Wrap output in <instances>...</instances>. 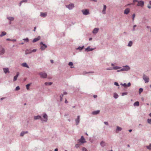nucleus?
I'll return each mask as SVG.
<instances>
[{
  "instance_id": "0eeeda50",
  "label": "nucleus",
  "mask_w": 151,
  "mask_h": 151,
  "mask_svg": "<svg viewBox=\"0 0 151 151\" xmlns=\"http://www.w3.org/2000/svg\"><path fill=\"white\" fill-rule=\"evenodd\" d=\"M78 141L79 142H81L82 143H84L86 142V141H85V139L83 136H81L80 139L78 140Z\"/></svg>"
},
{
  "instance_id": "2eb2a0df",
  "label": "nucleus",
  "mask_w": 151,
  "mask_h": 151,
  "mask_svg": "<svg viewBox=\"0 0 151 151\" xmlns=\"http://www.w3.org/2000/svg\"><path fill=\"white\" fill-rule=\"evenodd\" d=\"M122 130V128H121L120 127H119L118 126H117L116 127V133H118V132H119L121 131Z\"/></svg>"
},
{
  "instance_id": "cd10ccee",
  "label": "nucleus",
  "mask_w": 151,
  "mask_h": 151,
  "mask_svg": "<svg viewBox=\"0 0 151 151\" xmlns=\"http://www.w3.org/2000/svg\"><path fill=\"white\" fill-rule=\"evenodd\" d=\"M6 32H4V31L2 32L1 33V35H0V37H2L3 36L6 35Z\"/></svg>"
},
{
  "instance_id": "6e6552de",
  "label": "nucleus",
  "mask_w": 151,
  "mask_h": 151,
  "mask_svg": "<svg viewBox=\"0 0 151 151\" xmlns=\"http://www.w3.org/2000/svg\"><path fill=\"white\" fill-rule=\"evenodd\" d=\"M144 2L143 1H138L137 6H140L142 7L144 6Z\"/></svg>"
},
{
  "instance_id": "79ce46f5",
  "label": "nucleus",
  "mask_w": 151,
  "mask_h": 151,
  "mask_svg": "<svg viewBox=\"0 0 151 151\" xmlns=\"http://www.w3.org/2000/svg\"><path fill=\"white\" fill-rule=\"evenodd\" d=\"M83 151H88L84 147H83L82 148Z\"/></svg>"
},
{
  "instance_id": "e2e57ef3",
  "label": "nucleus",
  "mask_w": 151,
  "mask_h": 151,
  "mask_svg": "<svg viewBox=\"0 0 151 151\" xmlns=\"http://www.w3.org/2000/svg\"><path fill=\"white\" fill-rule=\"evenodd\" d=\"M11 41H13V42H15V41H16V39H13V40H11Z\"/></svg>"
},
{
  "instance_id": "338daca9",
  "label": "nucleus",
  "mask_w": 151,
  "mask_h": 151,
  "mask_svg": "<svg viewBox=\"0 0 151 151\" xmlns=\"http://www.w3.org/2000/svg\"><path fill=\"white\" fill-rule=\"evenodd\" d=\"M147 29H150V26H147Z\"/></svg>"
},
{
  "instance_id": "412c9836",
  "label": "nucleus",
  "mask_w": 151,
  "mask_h": 151,
  "mask_svg": "<svg viewBox=\"0 0 151 151\" xmlns=\"http://www.w3.org/2000/svg\"><path fill=\"white\" fill-rule=\"evenodd\" d=\"M106 6L105 5H104V8H103V10L102 11V12L103 14H106L105 11H106Z\"/></svg>"
},
{
  "instance_id": "423d86ee",
  "label": "nucleus",
  "mask_w": 151,
  "mask_h": 151,
  "mask_svg": "<svg viewBox=\"0 0 151 151\" xmlns=\"http://www.w3.org/2000/svg\"><path fill=\"white\" fill-rule=\"evenodd\" d=\"M123 68H122L123 71H127L130 69V67L128 65L123 66Z\"/></svg>"
},
{
  "instance_id": "0e129e2a",
  "label": "nucleus",
  "mask_w": 151,
  "mask_h": 151,
  "mask_svg": "<svg viewBox=\"0 0 151 151\" xmlns=\"http://www.w3.org/2000/svg\"><path fill=\"white\" fill-rule=\"evenodd\" d=\"M147 7L149 8V9H151V6H149V5H148L147 6Z\"/></svg>"
},
{
  "instance_id": "774afa93",
  "label": "nucleus",
  "mask_w": 151,
  "mask_h": 151,
  "mask_svg": "<svg viewBox=\"0 0 151 151\" xmlns=\"http://www.w3.org/2000/svg\"><path fill=\"white\" fill-rule=\"evenodd\" d=\"M93 97L95 98H96L97 97V96L96 95H94Z\"/></svg>"
},
{
  "instance_id": "c85d7f7f",
  "label": "nucleus",
  "mask_w": 151,
  "mask_h": 151,
  "mask_svg": "<svg viewBox=\"0 0 151 151\" xmlns=\"http://www.w3.org/2000/svg\"><path fill=\"white\" fill-rule=\"evenodd\" d=\"M132 44H133L132 42L131 41H130L129 42V43L128 44L127 46L128 47H131L132 46Z\"/></svg>"
},
{
  "instance_id": "6ab92c4d",
  "label": "nucleus",
  "mask_w": 151,
  "mask_h": 151,
  "mask_svg": "<svg viewBox=\"0 0 151 151\" xmlns=\"http://www.w3.org/2000/svg\"><path fill=\"white\" fill-rule=\"evenodd\" d=\"M99 30V28H95L93 31V34H96Z\"/></svg>"
},
{
  "instance_id": "9d476101",
  "label": "nucleus",
  "mask_w": 151,
  "mask_h": 151,
  "mask_svg": "<svg viewBox=\"0 0 151 151\" xmlns=\"http://www.w3.org/2000/svg\"><path fill=\"white\" fill-rule=\"evenodd\" d=\"M76 123V125H78L79 124L80 122V116H77L76 119H75Z\"/></svg>"
},
{
  "instance_id": "e433bc0d",
  "label": "nucleus",
  "mask_w": 151,
  "mask_h": 151,
  "mask_svg": "<svg viewBox=\"0 0 151 151\" xmlns=\"http://www.w3.org/2000/svg\"><path fill=\"white\" fill-rule=\"evenodd\" d=\"M143 91V88H140L139 89V93L140 94Z\"/></svg>"
},
{
  "instance_id": "13d9d810",
  "label": "nucleus",
  "mask_w": 151,
  "mask_h": 151,
  "mask_svg": "<svg viewBox=\"0 0 151 151\" xmlns=\"http://www.w3.org/2000/svg\"><path fill=\"white\" fill-rule=\"evenodd\" d=\"M138 1L137 0H133V2H138Z\"/></svg>"
},
{
  "instance_id": "37998d69",
  "label": "nucleus",
  "mask_w": 151,
  "mask_h": 151,
  "mask_svg": "<svg viewBox=\"0 0 151 151\" xmlns=\"http://www.w3.org/2000/svg\"><path fill=\"white\" fill-rule=\"evenodd\" d=\"M68 65L69 66H72L73 65V63L72 62H70L68 63Z\"/></svg>"
},
{
  "instance_id": "7c9ffc66",
  "label": "nucleus",
  "mask_w": 151,
  "mask_h": 151,
  "mask_svg": "<svg viewBox=\"0 0 151 151\" xmlns=\"http://www.w3.org/2000/svg\"><path fill=\"white\" fill-rule=\"evenodd\" d=\"M100 145L102 147H104L105 146V143L103 141H102L101 142Z\"/></svg>"
},
{
  "instance_id": "58836bf2",
  "label": "nucleus",
  "mask_w": 151,
  "mask_h": 151,
  "mask_svg": "<svg viewBox=\"0 0 151 151\" xmlns=\"http://www.w3.org/2000/svg\"><path fill=\"white\" fill-rule=\"evenodd\" d=\"M20 89V88L19 87V86H18L16 87L15 89V91H17L19 90Z\"/></svg>"
},
{
  "instance_id": "9b49d317",
  "label": "nucleus",
  "mask_w": 151,
  "mask_h": 151,
  "mask_svg": "<svg viewBox=\"0 0 151 151\" xmlns=\"http://www.w3.org/2000/svg\"><path fill=\"white\" fill-rule=\"evenodd\" d=\"M19 72H17V73L16 75L14 77V79H13V81H15L17 80V78L18 77V76H19Z\"/></svg>"
},
{
  "instance_id": "5fc2aeb1",
  "label": "nucleus",
  "mask_w": 151,
  "mask_h": 151,
  "mask_svg": "<svg viewBox=\"0 0 151 151\" xmlns=\"http://www.w3.org/2000/svg\"><path fill=\"white\" fill-rule=\"evenodd\" d=\"M27 1L26 0H23L21 1V2H26Z\"/></svg>"
},
{
  "instance_id": "a19ab883",
  "label": "nucleus",
  "mask_w": 151,
  "mask_h": 151,
  "mask_svg": "<svg viewBox=\"0 0 151 151\" xmlns=\"http://www.w3.org/2000/svg\"><path fill=\"white\" fill-rule=\"evenodd\" d=\"M147 122L150 124H151V119H148L147 120Z\"/></svg>"
},
{
  "instance_id": "4d7b16f0",
  "label": "nucleus",
  "mask_w": 151,
  "mask_h": 151,
  "mask_svg": "<svg viewBox=\"0 0 151 151\" xmlns=\"http://www.w3.org/2000/svg\"><path fill=\"white\" fill-rule=\"evenodd\" d=\"M93 73L94 72H85V73L86 74V73Z\"/></svg>"
},
{
  "instance_id": "f3484780",
  "label": "nucleus",
  "mask_w": 151,
  "mask_h": 151,
  "mask_svg": "<svg viewBox=\"0 0 151 151\" xmlns=\"http://www.w3.org/2000/svg\"><path fill=\"white\" fill-rule=\"evenodd\" d=\"M94 49L93 48H90V46H88L85 49V51L89 52L93 50Z\"/></svg>"
},
{
  "instance_id": "5701e85b",
  "label": "nucleus",
  "mask_w": 151,
  "mask_h": 151,
  "mask_svg": "<svg viewBox=\"0 0 151 151\" xmlns=\"http://www.w3.org/2000/svg\"><path fill=\"white\" fill-rule=\"evenodd\" d=\"M28 133V132L27 131L22 132L20 134V136L23 137L24 134L27 133Z\"/></svg>"
},
{
  "instance_id": "8fccbe9b",
  "label": "nucleus",
  "mask_w": 151,
  "mask_h": 151,
  "mask_svg": "<svg viewBox=\"0 0 151 151\" xmlns=\"http://www.w3.org/2000/svg\"><path fill=\"white\" fill-rule=\"evenodd\" d=\"M123 71V69L122 68L120 69V70H118L117 71V72H120V71Z\"/></svg>"
},
{
  "instance_id": "4c0bfd02",
  "label": "nucleus",
  "mask_w": 151,
  "mask_h": 151,
  "mask_svg": "<svg viewBox=\"0 0 151 151\" xmlns=\"http://www.w3.org/2000/svg\"><path fill=\"white\" fill-rule=\"evenodd\" d=\"M23 40H24L25 42H28L29 41V39L28 38L23 39Z\"/></svg>"
},
{
  "instance_id": "49530a36",
  "label": "nucleus",
  "mask_w": 151,
  "mask_h": 151,
  "mask_svg": "<svg viewBox=\"0 0 151 151\" xmlns=\"http://www.w3.org/2000/svg\"><path fill=\"white\" fill-rule=\"evenodd\" d=\"M122 86H123L124 87L126 88L127 87V84L126 83L123 84Z\"/></svg>"
},
{
  "instance_id": "052dcab7",
  "label": "nucleus",
  "mask_w": 151,
  "mask_h": 151,
  "mask_svg": "<svg viewBox=\"0 0 151 151\" xmlns=\"http://www.w3.org/2000/svg\"><path fill=\"white\" fill-rule=\"evenodd\" d=\"M6 40L7 41H11V40L9 38H7L6 39Z\"/></svg>"
},
{
  "instance_id": "bf43d9fd",
  "label": "nucleus",
  "mask_w": 151,
  "mask_h": 151,
  "mask_svg": "<svg viewBox=\"0 0 151 151\" xmlns=\"http://www.w3.org/2000/svg\"><path fill=\"white\" fill-rule=\"evenodd\" d=\"M63 94H61L60 95V97H63Z\"/></svg>"
},
{
  "instance_id": "39448f33",
  "label": "nucleus",
  "mask_w": 151,
  "mask_h": 151,
  "mask_svg": "<svg viewBox=\"0 0 151 151\" xmlns=\"http://www.w3.org/2000/svg\"><path fill=\"white\" fill-rule=\"evenodd\" d=\"M81 12L84 15H87L89 14L88 10L87 9H83L81 10Z\"/></svg>"
},
{
  "instance_id": "864d4df0",
  "label": "nucleus",
  "mask_w": 151,
  "mask_h": 151,
  "mask_svg": "<svg viewBox=\"0 0 151 151\" xmlns=\"http://www.w3.org/2000/svg\"><path fill=\"white\" fill-rule=\"evenodd\" d=\"M67 93L65 91L63 93V95H67Z\"/></svg>"
},
{
  "instance_id": "69168bd1",
  "label": "nucleus",
  "mask_w": 151,
  "mask_h": 151,
  "mask_svg": "<svg viewBox=\"0 0 151 151\" xmlns=\"http://www.w3.org/2000/svg\"><path fill=\"white\" fill-rule=\"evenodd\" d=\"M36 27H34V29H33V31H35V30H36Z\"/></svg>"
},
{
  "instance_id": "09e8293b",
  "label": "nucleus",
  "mask_w": 151,
  "mask_h": 151,
  "mask_svg": "<svg viewBox=\"0 0 151 151\" xmlns=\"http://www.w3.org/2000/svg\"><path fill=\"white\" fill-rule=\"evenodd\" d=\"M112 69H113V68H106L107 70H110Z\"/></svg>"
},
{
  "instance_id": "c756f323",
  "label": "nucleus",
  "mask_w": 151,
  "mask_h": 151,
  "mask_svg": "<svg viewBox=\"0 0 151 151\" xmlns=\"http://www.w3.org/2000/svg\"><path fill=\"white\" fill-rule=\"evenodd\" d=\"M139 102L138 101L135 102L134 104V106H139Z\"/></svg>"
},
{
  "instance_id": "de8ad7c7",
  "label": "nucleus",
  "mask_w": 151,
  "mask_h": 151,
  "mask_svg": "<svg viewBox=\"0 0 151 151\" xmlns=\"http://www.w3.org/2000/svg\"><path fill=\"white\" fill-rule=\"evenodd\" d=\"M135 17V14H134L132 15V19H133V21L134 20Z\"/></svg>"
},
{
  "instance_id": "4468645a",
  "label": "nucleus",
  "mask_w": 151,
  "mask_h": 151,
  "mask_svg": "<svg viewBox=\"0 0 151 151\" xmlns=\"http://www.w3.org/2000/svg\"><path fill=\"white\" fill-rule=\"evenodd\" d=\"M40 39V36H38L37 38H34L33 40H32L33 42H35Z\"/></svg>"
},
{
  "instance_id": "f8f14e48",
  "label": "nucleus",
  "mask_w": 151,
  "mask_h": 151,
  "mask_svg": "<svg viewBox=\"0 0 151 151\" xmlns=\"http://www.w3.org/2000/svg\"><path fill=\"white\" fill-rule=\"evenodd\" d=\"M34 119L35 120L40 119L41 120H42L41 116L40 115H37V116H34Z\"/></svg>"
},
{
  "instance_id": "20e7f679",
  "label": "nucleus",
  "mask_w": 151,
  "mask_h": 151,
  "mask_svg": "<svg viewBox=\"0 0 151 151\" xmlns=\"http://www.w3.org/2000/svg\"><path fill=\"white\" fill-rule=\"evenodd\" d=\"M40 45H42L40 47V49H41L42 50H44L47 47V45L43 43V42H42L40 43Z\"/></svg>"
},
{
  "instance_id": "c9c22d12",
  "label": "nucleus",
  "mask_w": 151,
  "mask_h": 151,
  "mask_svg": "<svg viewBox=\"0 0 151 151\" xmlns=\"http://www.w3.org/2000/svg\"><path fill=\"white\" fill-rule=\"evenodd\" d=\"M30 83L28 84H27L26 85V88H27V90H29V87L30 86Z\"/></svg>"
},
{
  "instance_id": "b1692460",
  "label": "nucleus",
  "mask_w": 151,
  "mask_h": 151,
  "mask_svg": "<svg viewBox=\"0 0 151 151\" xmlns=\"http://www.w3.org/2000/svg\"><path fill=\"white\" fill-rule=\"evenodd\" d=\"M22 65L24 67L29 68V66L27 64V63H22Z\"/></svg>"
},
{
  "instance_id": "603ef678",
  "label": "nucleus",
  "mask_w": 151,
  "mask_h": 151,
  "mask_svg": "<svg viewBox=\"0 0 151 151\" xmlns=\"http://www.w3.org/2000/svg\"><path fill=\"white\" fill-rule=\"evenodd\" d=\"M104 124L106 125H108V122H104Z\"/></svg>"
},
{
  "instance_id": "6e6d98bb",
  "label": "nucleus",
  "mask_w": 151,
  "mask_h": 151,
  "mask_svg": "<svg viewBox=\"0 0 151 151\" xmlns=\"http://www.w3.org/2000/svg\"><path fill=\"white\" fill-rule=\"evenodd\" d=\"M60 97V101H62L63 100V97Z\"/></svg>"
},
{
  "instance_id": "f704fd0d",
  "label": "nucleus",
  "mask_w": 151,
  "mask_h": 151,
  "mask_svg": "<svg viewBox=\"0 0 151 151\" xmlns=\"http://www.w3.org/2000/svg\"><path fill=\"white\" fill-rule=\"evenodd\" d=\"M146 147L147 149L149 150H151V144H150L149 146H146Z\"/></svg>"
},
{
  "instance_id": "ddd939ff",
  "label": "nucleus",
  "mask_w": 151,
  "mask_h": 151,
  "mask_svg": "<svg viewBox=\"0 0 151 151\" xmlns=\"http://www.w3.org/2000/svg\"><path fill=\"white\" fill-rule=\"evenodd\" d=\"M43 117L45 119L44 121L45 122H47V116L46 114H44L43 115Z\"/></svg>"
},
{
  "instance_id": "a211bd4d",
  "label": "nucleus",
  "mask_w": 151,
  "mask_h": 151,
  "mask_svg": "<svg viewBox=\"0 0 151 151\" xmlns=\"http://www.w3.org/2000/svg\"><path fill=\"white\" fill-rule=\"evenodd\" d=\"M130 11L129 9V8L126 9L124 12V14H129Z\"/></svg>"
},
{
  "instance_id": "7ed1b4c3",
  "label": "nucleus",
  "mask_w": 151,
  "mask_h": 151,
  "mask_svg": "<svg viewBox=\"0 0 151 151\" xmlns=\"http://www.w3.org/2000/svg\"><path fill=\"white\" fill-rule=\"evenodd\" d=\"M142 78L145 83L149 82V78L148 76H146L145 74L143 75Z\"/></svg>"
},
{
  "instance_id": "4be33fe9",
  "label": "nucleus",
  "mask_w": 151,
  "mask_h": 151,
  "mask_svg": "<svg viewBox=\"0 0 151 151\" xmlns=\"http://www.w3.org/2000/svg\"><path fill=\"white\" fill-rule=\"evenodd\" d=\"M47 15L46 13L41 12L40 13V16L43 17H45Z\"/></svg>"
},
{
  "instance_id": "393cba45",
  "label": "nucleus",
  "mask_w": 151,
  "mask_h": 151,
  "mask_svg": "<svg viewBox=\"0 0 151 151\" xmlns=\"http://www.w3.org/2000/svg\"><path fill=\"white\" fill-rule=\"evenodd\" d=\"M5 53V50L4 48H3L2 50H1L0 52V55H3Z\"/></svg>"
},
{
  "instance_id": "aec40b11",
  "label": "nucleus",
  "mask_w": 151,
  "mask_h": 151,
  "mask_svg": "<svg viewBox=\"0 0 151 151\" xmlns=\"http://www.w3.org/2000/svg\"><path fill=\"white\" fill-rule=\"evenodd\" d=\"M3 70L4 72V73L5 74H6L7 73H9V68H3Z\"/></svg>"
},
{
  "instance_id": "a878e982",
  "label": "nucleus",
  "mask_w": 151,
  "mask_h": 151,
  "mask_svg": "<svg viewBox=\"0 0 151 151\" xmlns=\"http://www.w3.org/2000/svg\"><path fill=\"white\" fill-rule=\"evenodd\" d=\"M84 48V46H83L82 47L79 46L77 48H76V50H79L80 51H81Z\"/></svg>"
},
{
  "instance_id": "3c124183",
  "label": "nucleus",
  "mask_w": 151,
  "mask_h": 151,
  "mask_svg": "<svg viewBox=\"0 0 151 151\" xmlns=\"http://www.w3.org/2000/svg\"><path fill=\"white\" fill-rule=\"evenodd\" d=\"M130 85H131V83L130 82H129V83H128L127 84V86L129 87L130 86Z\"/></svg>"
},
{
  "instance_id": "1a4fd4ad",
  "label": "nucleus",
  "mask_w": 151,
  "mask_h": 151,
  "mask_svg": "<svg viewBox=\"0 0 151 151\" xmlns=\"http://www.w3.org/2000/svg\"><path fill=\"white\" fill-rule=\"evenodd\" d=\"M37 50L36 49H34L30 51V52H27V51H29V50L27 49L25 52V54L26 55H27L28 54H29L31 53L32 52H35Z\"/></svg>"
},
{
  "instance_id": "f03ea898",
  "label": "nucleus",
  "mask_w": 151,
  "mask_h": 151,
  "mask_svg": "<svg viewBox=\"0 0 151 151\" xmlns=\"http://www.w3.org/2000/svg\"><path fill=\"white\" fill-rule=\"evenodd\" d=\"M66 7L68 8L69 10H71L75 7L74 4L73 3H71L68 5L65 6Z\"/></svg>"
},
{
  "instance_id": "bb28decb",
  "label": "nucleus",
  "mask_w": 151,
  "mask_h": 151,
  "mask_svg": "<svg viewBox=\"0 0 151 151\" xmlns=\"http://www.w3.org/2000/svg\"><path fill=\"white\" fill-rule=\"evenodd\" d=\"M7 19L10 21H13L14 19V17H7Z\"/></svg>"
},
{
  "instance_id": "c03bdc74",
  "label": "nucleus",
  "mask_w": 151,
  "mask_h": 151,
  "mask_svg": "<svg viewBox=\"0 0 151 151\" xmlns=\"http://www.w3.org/2000/svg\"><path fill=\"white\" fill-rule=\"evenodd\" d=\"M127 94V92H124L122 93V96H124L125 95H126Z\"/></svg>"
},
{
  "instance_id": "2f4dec72",
  "label": "nucleus",
  "mask_w": 151,
  "mask_h": 151,
  "mask_svg": "<svg viewBox=\"0 0 151 151\" xmlns=\"http://www.w3.org/2000/svg\"><path fill=\"white\" fill-rule=\"evenodd\" d=\"M119 96L116 93H114V97L115 99H117Z\"/></svg>"
},
{
  "instance_id": "72a5a7b5",
  "label": "nucleus",
  "mask_w": 151,
  "mask_h": 151,
  "mask_svg": "<svg viewBox=\"0 0 151 151\" xmlns=\"http://www.w3.org/2000/svg\"><path fill=\"white\" fill-rule=\"evenodd\" d=\"M121 68V67L119 66H115L113 68V69L114 70H117L120 68Z\"/></svg>"
},
{
  "instance_id": "680f3d73",
  "label": "nucleus",
  "mask_w": 151,
  "mask_h": 151,
  "mask_svg": "<svg viewBox=\"0 0 151 151\" xmlns=\"http://www.w3.org/2000/svg\"><path fill=\"white\" fill-rule=\"evenodd\" d=\"M68 102V101L66 99H65V103L66 104Z\"/></svg>"
},
{
  "instance_id": "f257e3e1",
  "label": "nucleus",
  "mask_w": 151,
  "mask_h": 151,
  "mask_svg": "<svg viewBox=\"0 0 151 151\" xmlns=\"http://www.w3.org/2000/svg\"><path fill=\"white\" fill-rule=\"evenodd\" d=\"M39 75L40 76L41 78H46L47 76V73L44 72H40Z\"/></svg>"
},
{
  "instance_id": "a18cd8bd",
  "label": "nucleus",
  "mask_w": 151,
  "mask_h": 151,
  "mask_svg": "<svg viewBox=\"0 0 151 151\" xmlns=\"http://www.w3.org/2000/svg\"><path fill=\"white\" fill-rule=\"evenodd\" d=\"M114 84L115 85H116V86H119L118 83L117 82H115L114 83Z\"/></svg>"
},
{
  "instance_id": "ea45409f",
  "label": "nucleus",
  "mask_w": 151,
  "mask_h": 151,
  "mask_svg": "<svg viewBox=\"0 0 151 151\" xmlns=\"http://www.w3.org/2000/svg\"><path fill=\"white\" fill-rule=\"evenodd\" d=\"M80 145L79 144H77L76 145L75 147L76 148H78L79 147Z\"/></svg>"
},
{
  "instance_id": "473e14b6",
  "label": "nucleus",
  "mask_w": 151,
  "mask_h": 151,
  "mask_svg": "<svg viewBox=\"0 0 151 151\" xmlns=\"http://www.w3.org/2000/svg\"><path fill=\"white\" fill-rule=\"evenodd\" d=\"M52 82H46L45 83V84L46 85H52Z\"/></svg>"
},
{
  "instance_id": "dca6fc26",
  "label": "nucleus",
  "mask_w": 151,
  "mask_h": 151,
  "mask_svg": "<svg viewBox=\"0 0 151 151\" xmlns=\"http://www.w3.org/2000/svg\"><path fill=\"white\" fill-rule=\"evenodd\" d=\"M100 110H98L96 111H93L92 113V114L93 115H97L99 113Z\"/></svg>"
}]
</instances>
